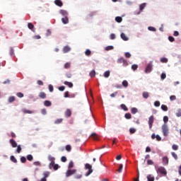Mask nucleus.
I'll use <instances>...</instances> for the list:
<instances>
[{
  "instance_id": "obj_1",
  "label": "nucleus",
  "mask_w": 181,
  "mask_h": 181,
  "mask_svg": "<svg viewBox=\"0 0 181 181\" xmlns=\"http://www.w3.org/2000/svg\"><path fill=\"white\" fill-rule=\"evenodd\" d=\"M162 132L164 136H168V135H169V128L168 127V124H163L162 126Z\"/></svg>"
},
{
  "instance_id": "obj_2",
  "label": "nucleus",
  "mask_w": 181,
  "mask_h": 181,
  "mask_svg": "<svg viewBox=\"0 0 181 181\" xmlns=\"http://www.w3.org/2000/svg\"><path fill=\"white\" fill-rule=\"evenodd\" d=\"M153 64L152 61H150L145 69V73L146 74H148V73H151V71H152V67H153Z\"/></svg>"
},
{
  "instance_id": "obj_3",
  "label": "nucleus",
  "mask_w": 181,
  "mask_h": 181,
  "mask_svg": "<svg viewBox=\"0 0 181 181\" xmlns=\"http://www.w3.org/2000/svg\"><path fill=\"white\" fill-rule=\"evenodd\" d=\"M85 169H87L88 171L86 174V176H90V174L93 172V166L89 163L85 165Z\"/></svg>"
},
{
  "instance_id": "obj_4",
  "label": "nucleus",
  "mask_w": 181,
  "mask_h": 181,
  "mask_svg": "<svg viewBox=\"0 0 181 181\" xmlns=\"http://www.w3.org/2000/svg\"><path fill=\"white\" fill-rule=\"evenodd\" d=\"M157 172L158 173H160V175H163V176H166V175H168L166 169H165L163 167H159L157 170Z\"/></svg>"
},
{
  "instance_id": "obj_5",
  "label": "nucleus",
  "mask_w": 181,
  "mask_h": 181,
  "mask_svg": "<svg viewBox=\"0 0 181 181\" xmlns=\"http://www.w3.org/2000/svg\"><path fill=\"white\" fill-rule=\"evenodd\" d=\"M153 121H155V118L153 117V115H151L148 118V125H149V129H152V127L153 125Z\"/></svg>"
},
{
  "instance_id": "obj_6",
  "label": "nucleus",
  "mask_w": 181,
  "mask_h": 181,
  "mask_svg": "<svg viewBox=\"0 0 181 181\" xmlns=\"http://www.w3.org/2000/svg\"><path fill=\"white\" fill-rule=\"evenodd\" d=\"M77 172L76 170H68L66 173V177H69V176H71V175H74Z\"/></svg>"
},
{
  "instance_id": "obj_7",
  "label": "nucleus",
  "mask_w": 181,
  "mask_h": 181,
  "mask_svg": "<svg viewBox=\"0 0 181 181\" xmlns=\"http://www.w3.org/2000/svg\"><path fill=\"white\" fill-rule=\"evenodd\" d=\"M163 164L165 166H168V165H169V158H168V156L163 157Z\"/></svg>"
},
{
  "instance_id": "obj_8",
  "label": "nucleus",
  "mask_w": 181,
  "mask_h": 181,
  "mask_svg": "<svg viewBox=\"0 0 181 181\" xmlns=\"http://www.w3.org/2000/svg\"><path fill=\"white\" fill-rule=\"evenodd\" d=\"M54 3L55 5H57V6H59L60 8L63 6V1H62V0H55Z\"/></svg>"
},
{
  "instance_id": "obj_9",
  "label": "nucleus",
  "mask_w": 181,
  "mask_h": 181,
  "mask_svg": "<svg viewBox=\"0 0 181 181\" xmlns=\"http://www.w3.org/2000/svg\"><path fill=\"white\" fill-rule=\"evenodd\" d=\"M64 69L66 70H69V69H71V62H66L64 64Z\"/></svg>"
},
{
  "instance_id": "obj_10",
  "label": "nucleus",
  "mask_w": 181,
  "mask_h": 181,
  "mask_svg": "<svg viewBox=\"0 0 181 181\" xmlns=\"http://www.w3.org/2000/svg\"><path fill=\"white\" fill-rule=\"evenodd\" d=\"M59 13L64 17L69 16V13L66 10H63V9L60 10Z\"/></svg>"
},
{
  "instance_id": "obj_11",
  "label": "nucleus",
  "mask_w": 181,
  "mask_h": 181,
  "mask_svg": "<svg viewBox=\"0 0 181 181\" xmlns=\"http://www.w3.org/2000/svg\"><path fill=\"white\" fill-rule=\"evenodd\" d=\"M65 117L66 118H69V117H71V110L70 109H67L65 111Z\"/></svg>"
},
{
  "instance_id": "obj_12",
  "label": "nucleus",
  "mask_w": 181,
  "mask_h": 181,
  "mask_svg": "<svg viewBox=\"0 0 181 181\" xmlns=\"http://www.w3.org/2000/svg\"><path fill=\"white\" fill-rule=\"evenodd\" d=\"M70 50H71V48L69 46L66 45L63 48V53H69Z\"/></svg>"
},
{
  "instance_id": "obj_13",
  "label": "nucleus",
  "mask_w": 181,
  "mask_h": 181,
  "mask_svg": "<svg viewBox=\"0 0 181 181\" xmlns=\"http://www.w3.org/2000/svg\"><path fill=\"white\" fill-rule=\"evenodd\" d=\"M10 144L13 148H16V146H18V144L13 139H10Z\"/></svg>"
},
{
  "instance_id": "obj_14",
  "label": "nucleus",
  "mask_w": 181,
  "mask_h": 181,
  "mask_svg": "<svg viewBox=\"0 0 181 181\" xmlns=\"http://www.w3.org/2000/svg\"><path fill=\"white\" fill-rule=\"evenodd\" d=\"M120 37H121V39H122V40H124L125 42H127V40H129L128 37H127V35L124 33H121Z\"/></svg>"
},
{
  "instance_id": "obj_15",
  "label": "nucleus",
  "mask_w": 181,
  "mask_h": 181,
  "mask_svg": "<svg viewBox=\"0 0 181 181\" xmlns=\"http://www.w3.org/2000/svg\"><path fill=\"white\" fill-rule=\"evenodd\" d=\"M64 84L65 86H67L68 87H69V88H73V83H71V82H69V81H65L64 82Z\"/></svg>"
},
{
  "instance_id": "obj_16",
  "label": "nucleus",
  "mask_w": 181,
  "mask_h": 181,
  "mask_svg": "<svg viewBox=\"0 0 181 181\" xmlns=\"http://www.w3.org/2000/svg\"><path fill=\"white\" fill-rule=\"evenodd\" d=\"M91 138H93V139H94V141H98V135H97V134L95 133H93L90 135Z\"/></svg>"
},
{
  "instance_id": "obj_17",
  "label": "nucleus",
  "mask_w": 181,
  "mask_h": 181,
  "mask_svg": "<svg viewBox=\"0 0 181 181\" xmlns=\"http://www.w3.org/2000/svg\"><path fill=\"white\" fill-rule=\"evenodd\" d=\"M147 180L148 181H155V177L152 176V175H147Z\"/></svg>"
},
{
  "instance_id": "obj_18",
  "label": "nucleus",
  "mask_w": 181,
  "mask_h": 181,
  "mask_svg": "<svg viewBox=\"0 0 181 181\" xmlns=\"http://www.w3.org/2000/svg\"><path fill=\"white\" fill-rule=\"evenodd\" d=\"M62 23H64V25H66V24L69 23V18L67 16L62 18Z\"/></svg>"
},
{
  "instance_id": "obj_19",
  "label": "nucleus",
  "mask_w": 181,
  "mask_h": 181,
  "mask_svg": "<svg viewBox=\"0 0 181 181\" xmlns=\"http://www.w3.org/2000/svg\"><path fill=\"white\" fill-rule=\"evenodd\" d=\"M65 77H66V78H71V77H73V74L71 72L68 71L65 74Z\"/></svg>"
},
{
  "instance_id": "obj_20",
  "label": "nucleus",
  "mask_w": 181,
  "mask_h": 181,
  "mask_svg": "<svg viewBox=\"0 0 181 181\" xmlns=\"http://www.w3.org/2000/svg\"><path fill=\"white\" fill-rule=\"evenodd\" d=\"M44 105H45V107H50V106H52V102H50V101H49V100H45V101L44 102Z\"/></svg>"
},
{
  "instance_id": "obj_21",
  "label": "nucleus",
  "mask_w": 181,
  "mask_h": 181,
  "mask_svg": "<svg viewBox=\"0 0 181 181\" xmlns=\"http://www.w3.org/2000/svg\"><path fill=\"white\" fill-rule=\"evenodd\" d=\"M22 112H23L24 114H33V111L29 110H26V109H23V110H22Z\"/></svg>"
},
{
  "instance_id": "obj_22",
  "label": "nucleus",
  "mask_w": 181,
  "mask_h": 181,
  "mask_svg": "<svg viewBox=\"0 0 181 181\" xmlns=\"http://www.w3.org/2000/svg\"><path fill=\"white\" fill-rule=\"evenodd\" d=\"M43 176H44V177H45V179H47V177H49V176H50V172L45 171L43 173Z\"/></svg>"
},
{
  "instance_id": "obj_23",
  "label": "nucleus",
  "mask_w": 181,
  "mask_h": 181,
  "mask_svg": "<svg viewBox=\"0 0 181 181\" xmlns=\"http://www.w3.org/2000/svg\"><path fill=\"white\" fill-rule=\"evenodd\" d=\"M28 29H30V30H33V28H35V25H33V23H28Z\"/></svg>"
},
{
  "instance_id": "obj_24",
  "label": "nucleus",
  "mask_w": 181,
  "mask_h": 181,
  "mask_svg": "<svg viewBox=\"0 0 181 181\" xmlns=\"http://www.w3.org/2000/svg\"><path fill=\"white\" fill-rule=\"evenodd\" d=\"M9 54L11 57L15 56V49H13V48H10Z\"/></svg>"
},
{
  "instance_id": "obj_25",
  "label": "nucleus",
  "mask_w": 181,
  "mask_h": 181,
  "mask_svg": "<svg viewBox=\"0 0 181 181\" xmlns=\"http://www.w3.org/2000/svg\"><path fill=\"white\" fill-rule=\"evenodd\" d=\"M124 118H126V119H131V118H132V115H131V113H126L124 115Z\"/></svg>"
},
{
  "instance_id": "obj_26",
  "label": "nucleus",
  "mask_w": 181,
  "mask_h": 181,
  "mask_svg": "<svg viewBox=\"0 0 181 181\" xmlns=\"http://www.w3.org/2000/svg\"><path fill=\"white\" fill-rule=\"evenodd\" d=\"M115 21L116 22H117L118 23H121L122 22V17H119V16H117L115 18Z\"/></svg>"
},
{
  "instance_id": "obj_27",
  "label": "nucleus",
  "mask_w": 181,
  "mask_h": 181,
  "mask_svg": "<svg viewBox=\"0 0 181 181\" xmlns=\"http://www.w3.org/2000/svg\"><path fill=\"white\" fill-rule=\"evenodd\" d=\"M113 49H114V46L112 45L107 46L105 48V50H106L107 52L110 50H113Z\"/></svg>"
},
{
  "instance_id": "obj_28",
  "label": "nucleus",
  "mask_w": 181,
  "mask_h": 181,
  "mask_svg": "<svg viewBox=\"0 0 181 181\" xmlns=\"http://www.w3.org/2000/svg\"><path fill=\"white\" fill-rule=\"evenodd\" d=\"M10 159H11V162H13L14 163H18V160H16V158H15V156H11L10 157Z\"/></svg>"
},
{
  "instance_id": "obj_29",
  "label": "nucleus",
  "mask_w": 181,
  "mask_h": 181,
  "mask_svg": "<svg viewBox=\"0 0 181 181\" xmlns=\"http://www.w3.org/2000/svg\"><path fill=\"white\" fill-rule=\"evenodd\" d=\"M39 98H46V94L45 92H40L39 94Z\"/></svg>"
},
{
  "instance_id": "obj_30",
  "label": "nucleus",
  "mask_w": 181,
  "mask_h": 181,
  "mask_svg": "<svg viewBox=\"0 0 181 181\" xmlns=\"http://www.w3.org/2000/svg\"><path fill=\"white\" fill-rule=\"evenodd\" d=\"M110 71H106L104 73V77H105V78H108V77H110Z\"/></svg>"
},
{
  "instance_id": "obj_31",
  "label": "nucleus",
  "mask_w": 181,
  "mask_h": 181,
  "mask_svg": "<svg viewBox=\"0 0 181 181\" xmlns=\"http://www.w3.org/2000/svg\"><path fill=\"white\" fill-rule=\"evenodd\" d=\"M132 114H136L138 112V109L136 107H132L131 109Z\"/></svg>"
},
{
  "instance_id": "obj_32",
  "label": "nucleus",
  "mask_w": 181,
  "mask_h": 181,
  "mask_svg": "<svg viewBox=\"0 0 181 181\" xmlns=\"http://www.w3.org/2000/svg\"><path fill=\"white\" fill-rule=\"evenodd\" d=\"M122 110H124V111H128V107L124 104H122L120 105Z\"/></svg>"
},
{
  "instance_id": "obj_33",
  "label": "nucleus",
  "mask_w": 181,
  "mask_h": 181,
  "mask_svg": "<svg viewBox=\"0 0 181 181\" xmlns=\"http://www.w3.org/2000/svg\"><path fill=\"white\" fill-rule=\"evenodd\" d=\"M66 151L67 152H71V145H66L65 147Z\"/></svg>"
},
{
  "instance_id": "obj_34",
  "label": "nucleus",
  "mask_w": 181,
  "mask_h": 181,
  "mask_svg": "<svg viewBox=\"0 0 181 181\" xmlns=\"http://www.w3.org/2000/svg\"><path fill=\"white\" fill-rule=\"evenodd\" d=\"M143 97L146 99V98H149V93L148 92H144L143 93Z\"/></svg>"
},
{
  "instance_id": "obj_35",
  "label": "nucleus",
  "mask_w": 181,
  "mask_h": 181,
  "mask_svg": "<svg viewBox=\"0 0 181 181\" xmlns=\"http://www.w3.org/2000/svg\"><path fill=\"white\" fill-rule=\"evenodd\" d=\"M89 76H90V77H95V70H92L90 72V74H89Z\"/></svg>"
},
{
  "instance_id": "obj_36",
  "label": "nucleus",
  "mask_w": 181,
  "mask_h": 181,
  "mask_svg": "<svg viewBox=\"0 0 181 181\" xmlns=\"http://www.w3.org/2000/svg\"><path fill=\"white\" fill-rule=\"evenodd\" d=\"M145 6H146V4L144 3V4H141L139 6L140 8V11H144V9H145Z\"/></svg>"
},
{
  "instance_id": "obj_37",
  "label": "nucleus",
  "mask_w": 181,
  "mask_h": 181,
  "mask_svg": "<svg viewBox=\"0 0 181 181\" xmlns=\"http://www.w3.org/2000/svg\"><path fill=\"white\" fill-rule=\"evenodd\" d=\"M122 84L123 87H125V88L128 87V81L126 80L123 81Z\"/></svg>"
},
{
  "instance_id": "obj_38",
  "label": "nucleus",
  "mask_w": 181,
  "mask_h": 181,
  "mask_svg": "<svg viewBox=\"0 0 181 181\" xmlns=\"http://www.w3.org/2000/svg\"><path fill=\"white\" fill-rule=\"evenodd\" d=\"M171 155H172V156L174 158V159H175V160H177V154H176V153H175V152H171Z\"/></svg>"
},
{
  "instance_id": "obj_39",
  "label": "nucleus",
  "mask_w": 181,
  "mask_h": 181,
  "mask_svg": "<svg viewBox=\"0 0 181 181\" xmlns=\"http://www.w3.org/2000/svg\"><path fill=\"white\" fill-rule=\"evenodd\" d=\"M15 101V96H11L8 98V103H13Z\"/></svg>"
},
{
  "instance_id": "obj_40",
  "label": "nucleus",
  "mask_w": 181,
  "mask_h": 181,
  "mask_svg": "<svg viewBox=\"0 0 181 181\" xmlns=\"http://www.w3.org/2000/svg\"><path fill=\"white\" fill-rule=\"evenodd\" d=\"M132 69L134 71H135L136 70H138V64H133L132 66Z\"/></svg>"
},
{
  "instance_id": "obj_41",
  "label": "nucleus",
  "mask_w": 181,
  "mask_h": 181,
  "mask_svg": "<svg viewBox=\"0 0 181 181\" xmlns=\"http://www.w3.org/2000/svg\"><path fill=\"white\" fill-rule=\"evenodd\" d=\"M48 160L50 161V162H54L55 160V158L54 157L52 156H48Z\"/></svg>"
},
{
  "instance_id": "obj_42",
  "label": "nucleus",
  "mask_w": 181,
  "mask_h": 181,
  "mask_svg": "<svg viewBox=\"0 0 181 181\" xmlns=\"http://www.w3.org/2000/svg\"><path fill=\"white\" fill-rule=\"evenodd\" d=\"M74 166V163H73V161H70L69 163V169H71L73 168Z\"/></svg>"
},
{
  "instance_id": "obj_43",
  "label": "nucleus",
  "mask_w": 181,
  "mask_h": 181,
  "mask_svg": "<svg viewBox=\"0 0 181 181\" xmlns=\"http://www.w3.org/2000/svg\"><path fill=\"white\" fill-rule=\"evenodd\" d=\"M124 60L125 59H124V57H120L117 59V63L119 64L123 63Z\"/></svg>"
},
{
  "instance_id": "obj_44",
  "label": "nucleus",
  "mask_w": 181,
  "mask_h": 181,
  "mask_svg": "<svg viewBox=\"0 0 181 181\" xmlns=\"http://www.w3.org/2000/svg\"><path fill=\"white\" fill-rule=\"evenodd\" d=\"M27 159L28 160H30L31 162V160H33V156L29 154L27 156Z\"/></svg>"
},
{
  "instance_id": "obj_45",
  "label": "nucleus",
  "mask_w": 181,
  "mask_h": 181,
  "mask_svg": "<svg viewBox=\"0 0 181 181\" xmlns=\"http://www.w3.org/2000/svg\"><path fill=\"white\" fill-rule=\"evenodd\" d=\"M124 166L122 165V164H119V169L117 170V172L119 173H121V172H122V168H123Z\"/></svg>"
},
{
  "instance_id": "obj_46",
  "label": "nucleus",
  "mask_w": 181,
  "mask_h": 181,
  "mask_svg": "<svg viewBox=\"0 0 181 181\" xmlns=\"http://www.w3.org/2000/svg\"><path fill=\"white\" fill-rule=\"evenodd\" d=\"M160 62L161 63H168V58L163 57L160 59Z\"/></svg>"
},
{
  "instance_id": "obj_47",
  "label": "nucleus",
  "mask_w": 181,
  "mask_h": 181,
  "mask_svg": "<svg viewBox=\"0 0 181 181\" xmlns=\"http://www.w3.org/2000/svg\"><path fill=\"white\" fill-rule=\"evenodd\" d=\"M161 110H163V111H168V106H166L165 105H162Z\"/></svg>"
},
{
  "instance_id": "obj_48",
  "label": "nucleus",
  "mask_w": 181,
  "mask_h": 181,
  "mask_svg": "<svg viewBox=\"0 0 181 181\" xmlns=\"http://www.w3.org/2000/svg\"><path fill=\"white\" fill-rule=\"evenodd\" d=\"M86 56H90L91 55V51L90 49H86L85 52Z\"/></svg>"
},
{
  "instance_id": "obj_49",
  "label": "nucleus",
  "mask_w": 181,
  "mask_h": 181,
  "mask_svg": "<svg viewBox=\"0 0 181 181\" xmlns=\"http://www.w3.org/2000/svg\"><path fill=\"white\" fill-rule=\"evenodd\" d=\"M63 122V119H57L55 122L54 124H62Z\"/></svg>"
},
{
  "instance_id": "obj_50",
  "label": "nucleus",
  "mask_w": 181,
  "mask_h": 181,
  "mask_svg": "<svg viewBox=\"0 0 181 181\" xmlns=\"http://www.w3.org/2000/svg\"><path fill=\"white\" fill-rule=\"evenodd\" d=\"M173 151H177V149H179V146L176 145V144H173L172 146Z\"/></svg>"
},
{
  "instance_id": "obj_51",
  "label": "nucleus",
  "mask_w": 181,
  "mask_h": 181,
  "mask_svg": "<svg viewBox=\"0 0 181 181\" xmlns=\"http://www.w3.org/2000/svg\"><path fill=\"white\" fill-rule=\"evenodd\" d=\"M181 116V109H178L176 112V117H180Z\"/></svg>"
},
{
  "instance_id": "obj_52",
  "label": "nucleus",
  "mask_w": 181,
  "mask_h": 181,
  "mask_svg": "<svg viewBox=\"0 0 181 181\" xmlns=\"http://www.w3.org/2000/svg\"><path fill=\"white\" fill-rule=\"evenodd\" d=\"M21 151H22V148L21 147V145H18L17 146V150H16L17 153H21Z\"/></svg>"
},
{
  "instance_id": "obj_53",
  "label": "nucleus",
  "mask_w": 181,
  "mask_h": 181,
  "mask_svg": "<svg viewBox=\"0 0 181 181\" xmlns=\"http://www.w3.org/2000/svg\"><path fill=\"white\" fill-rule=\"evenodd\" d=\"M129 132H130V134H135V132H136V129H135L134 128H130Z\"/></svg>"
},
{
  "instance_id": "obj_54",
  "label": "nucleus",
  "mask_w": 181,
  "mask_h": 181,
  "mask_svg": "<svg viewBox=\"0 0 181 181\" xmlns=\"http://www.w3.org/2000/svg\"><path fill=\"white\" fill-rule=\"evenodd\" d=\"M48 88H49V91H50V93H53L54 88H53L52 85H49Z\"/></svg>"
},
{
  "instance_id": "obj_55",
  "label": "nucleus",
  "mask_w": 181,
  "mask_h": 181,
  "mask_svg": "<svg viewBox=\"0 0 181 181\" xmlns=\"http://www.w3.org/2000/svg\"><path fill=\"white\" fill-rule=\"evenodd\" d=\"M168 121H169V117H168V116H164L163 122H165V124H166V122H168Z\"/></svg>"
},
{
  "instance_id": "obj_56",
  "label": "nucleus",
  "mask_w": 181,
  "mask_h": 181,
  "mask_svg": "<svg viewBox=\"0 0 181 181\" xmlns=\"http://www.w3.org/2000/svg\"><path fill=\"white\" fill-rule=\"evenodd\" d=\"M16 95H17V97H18L19 98H23V93H16Z\"/></svg>"
},
{
  "instance_id": "obj_57",
  "label": "nucleus",
  "mask_w": 181,
  "mask_h": 181,
  "mask_svg": "<svg viewBox=\"0 0 181 181\" xmlns=\"http://www.w3.org/2000/svg\"><path fill=\"white\" fill-rule=\"evenodd\" d=\"M154 105H155V107H160V102H159L158 100L154 102Z\"/></svg>"
},
{
  "instance_id": "obj_58",
  "label": "nucleus",
  "mask_w": 181,
  "mask_h": 181,
  "mask_svg": "<svg viewBox=\"0 0 181 181\" xmlns=\"http://www.w3.org/2000/svg\"><path fill=\"white\" fill-rule=\"evenodd\" d=\"M124 56L127 57V59H129L131 57V53L125 52Z\"/></svg>"
},
{
  "instance_id": "obj_59",
  "label": "nucleus",
  "mask_w": 181,
  "mask_h": 181,
  "mask_svg": "<svg viewBox=\"0 0 181 181\" xmlns=\"http://www.w3.org/2000/svg\"><path fill=\"white\" fill-rule=\"evenodd\" d=\"M117 94H118V91H116V92H115V93L110 94V97H111L112 98H114L115 97V95H117Z\"/></svg>"
},
{
  "instance_id": "obj_60",
  "label": "nucleus",
  "mask_w": 181,
  "mask_h": 181,
  "mask_svg": "<svg viewBox=\"0 0 181 181\" xmlns=\"http://www.w3.org/2000/svg\"><path fill=\"white\" fill-rule=\"evenodd\" d=\"M166 78V74L162 73L161 74V80H165Z\"/></svg>"
},
{
  "instance_id": "obj_61",
  "label": "nucleus",
  "mask_w": 181,
  "mask_h": 181,
  "mask_svg": "<svg viewBox=\"0 0 181 181\" xmlns=\"http://www.w3.org/2000/svg\"><path fill=\"white\" fill-rule=\"evenodd\" d=\"M110 39H111V40H114V39H115V34H110Z\"/></svg>"
},
{
  "instance_id": "obj_62",
  "label": "nucleus",
  "mask_w": 181,
  "mask_h": 181,
  "mask_svg": "<svg viewBox=\"0 0 181 181\" xmlns=\"http://www.w3.org/2000/svg\"><path fill=\"white\" fill-rule=\"evenodd\" d=\"M21 162L22 163H25L26 162V158H25V157H21Z\"/></svg>"
},
{
  "instance_id": "obj_63",
  "label": "nucleus",
  "mask_w": 181,
  "mask_h": 181,
  "mask_svg": "<svg viewBox=\"0 0 181 181\" xmlns=\"http://www.w3.org/2000/svg\"><path fill=\"white\" fill-rule=\"evenodd\" d=\"M170 100V101H175V100H176V95H171Z\"/></svg>"
},
{
  "instance_id": "obj_64",
  "label": "nucleus",
  "mask_w": 181,
  "mask_h": 181,
  "mask_svg": "<svg viewBox=\"0 0 181 181\" xmlns=\"http://www.w3.org/2000/svg\"><path fill=\"white\" fill-rule=\"evenodd\" d=\"M168 40H170V42H173L175 40V37H173V36H169Z\"/></svg>"
}]
</instances>
